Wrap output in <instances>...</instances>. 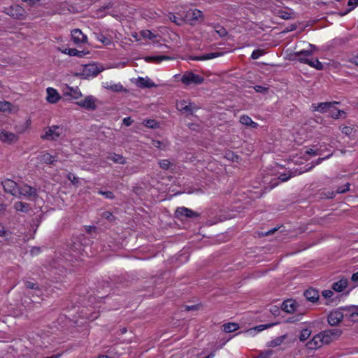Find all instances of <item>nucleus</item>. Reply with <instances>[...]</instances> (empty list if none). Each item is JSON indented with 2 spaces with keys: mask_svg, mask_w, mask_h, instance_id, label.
Here are the masks:
<instances>
[{
  "mask_svg": "<svg viewBox=\"0 0 358 358\" xmlns=\"http://www.w3.org/2000/svg\"><path fill=\"white\" fill-rule=\"evenodd\" d=\"M174 217L180 221H185L198 218L200 217V213L182 206L176 208Z\"/></svg>",
  "mask_w": 358,
  "mask_h": 358,
  "instance_id": "nucleus-1",
  "label": "nucleus"
},
{
  "mask_svg": "<svg viewBox=\"0 0 358 358\" xmlns=\"http://www.w3.org/2000/svg\"><path fill=\"white\" fill-rule=\"evenodd\" d=\"M63 127L59 125H52L48 127L47 130L43 134L41 135V138L48 141H56L63 134Z\"/></svg>",
  "mask_w": 358,
  "mask_h": 358,
  "instance_id": "nucleus-2",
  "label": "nucleus"
},
{
  "mask_svg": "<svg viewBox=\"0 0 358 358\" xmlns=\"http://www.w3.org/2000/svg\"><path fill=\"white\" fill-rule=\"evenodd\" d=\"M6 13L16 20H24L27 17V12L20 5H12L6 8Z\"/></svg>",
  "mask_w": 358,
  "mask_h": 358,
  "instance_id": "nucleus-3",
  "label": "nucleus"
},
{
  "mask_svg": "<svg viewBox=\"0 0 358 358\" xmlns=\"http://www.w3.org/2000/svg\"><path fill=\"white\" fill-rule=\"evenodd\" d=\"M181 82L186 85H201L204 82V78L192 71H186L181 78Z\"/></svg>",
  "mask_w": 358,
  "mask_h": 358,
  "instance_id": "nucleus-4",
  "label": "nucleus"
},
{
  "mask_svg": "<svg viewBox=\"0 0 358 358\" xmlns=\"http://www.w3.org/2000/svg\"><path fill=\"white\" fill-rule=\"evenodd\" d=\"M203 20L202 12L198 9L189 10L185 17V22H187L189 24H194L196 21Z\"/></svg>",
  "mask_w": 358,
  "mask_h": 358,
  "instance_id": "nucleus-5",
  "label": "nucleus"
},
{
  "mask_svg": "<svg viewBox=\"0 0 358 358\" xmlns=\"http://www.w3.org/2000/svg\"><path fill=\"white\" fill-rule=\"evenodd\" d=\"M343 310H340V308L334 311H331L328 316V323L331 326H336L338 324L345 315L342 313Z\"/></svg>",
  "mask_w": 358,
  "mask_h": 358,
  "instance_id": "nucleus-6",
  "label": "nucleus"
},
{
  "mask_svg": "<svg viewBox=\"0 0 358 358\" xmlns=\"http://www.w3.org/2000/svg\"><path fill=\"white\" fill-rule=\"evenodd\" d=\"M96 101V99L93 96L90 95L85 99L76 102V104L87 110H95L97 108Z\"/></svg>",
  "mask_w": 358,
  "mask_h": 358,
  "instance_id": "nucleus-7",
  "label": "nucleus"
},
{
  "mask_svg": "<svg viewBox=\"0 0 358 358\" xmlns=\"http://www.w3.org/2000/svg\"><path fill=\"white\" fill-rule=\"evenodd\" d=\"M103 69L99 68L94 64H87L84 66L83 70L82 76L85 78H87L89 77H94L97 76L101 71H102Z\"/></svg>",
  "mask_w": 358,
  "mask_h": 358,
  "instance_id": "nucleus-8",
  "label": "nucleus"
},
{
  "mask_svg": "<svg viewBox=\"0 0 358 358\" xmlns=\"http://www.w3.org/2000/svg\"><path fill=\"white\" fill-rule=\"evenodd\" d=\"M2 185L6 192L17 196L19 193V187L15 181L7 179L2 182Z\"/></svg>",
  "mask_w": 358,
  "mask_h": 358,
  "instance_id": "nucleus-9",
  "label": "nucleus"
},
{
  "mask_svg": "<svg viewBox=\"0 0 358 358\" xmlns=\"http://www.w3.org/2000/svg\"><path fill=\"white\" fill-rule=\"evenodd\" d=\"M299 306L295 300L292 299H287L283 301L281 308L283 311L287 313H292L294 312H299Z\"/></svg>",
  "mask_w": 358,
  "mask_h": 358,
  "instance_id": "nucleus-10",
  "label": "nucleus"
},
{
  "mask_svg": "<svg viewBox=\"0 0 358 358\" xmlns=\"http://www.w3.org/2000/svg\"><path fill=\"white\" fill-rule=\"evenodd\" d=\"M340 310H343V311L350 312V315L345 314V318L356 322H358V306H343L340 307Z\"/></svg>",
  "mask_w": 358,
  "mask_h": 358,
  "instance_id": "nucleus-11",
  "label": "nucleus"
},
{
  "mask_svg": "<svg viewBox=\"0 0 358 358\" xmlns=\"http://www.w3.org/2000/svg\"><path fill=\"white\" fill-rule=\"evenodd\" d=\"M19 137L14 133L6 131V130L0 131V141L3 143L11 144L18 141Z\"/></svg>",
  "mask_w": 358,
  "mask_h": 358,
  "instance_id": "nucleus-12",
  "label": "nucleus"
},
{
  "mask_svg": "<svg viewBox=\"0 0 358 358\" xmlns=\"http://www.w3.org/2000/svg\"><path fill=\"white\" fill-rule=\"evenodd\" d=\"M338 102L333 101V102H322L315 106V103L312 105V108L313 110H317L320 113H326L330 112L331 109L334 108L336 104H338Z\"/></svg>",
  "mask_w": 358,
  "mask_h": 358,
  "instance_id": "nucleus-13",
  "label": "nucleus"
},
{
  "mask_svg": "<svg viewBox=\"0 0 358 358\" xmlns=\"http://www.w3.org/2000/svg\"><path fill=\"white\" fill-rule=\"evenodd\" d=\"M71 39L74 43L79 44L86 43L87 38L79 29H75L71 31Z\"/></svg>",
  "mask_w": 358,
  "mask_h": 358,
  "instance_id": "nucleus-14",
  "label": "nucleus"
},
{
  "mask_svg": "<svg viewBox=\"0 0 358 358\" xmlns=\"http://www.w3.org/2000/svg\"><path fill=\"white\" fill-rule=\"evenodd\" d=\"M312 50H301L299 52H294L292 56L294 57L292 59H297L301 63L306 64L308 63L310 59L308 57L312 55Z\"/></svg>",
  "mask_w": 358,
  "mask_h": 358,
  "instance_id": "nucleus-15",
  "label": "nucleus"
},
{
  "mask_svg": "<svg viewBox=\"0 0 358 358\" xmlns=\"http://www.w3.org/2000/svg\"><path fill=\"white\" fill-rule=\"evenodd\" d=\"M223 55H224L223 52H210V53L203 54V55H202L201 56L190 55L189 57V59H190V60H197V61L207 60V59H214L215 57L222 56Z\"/></svg>",
  "mask_w": 358,
  "mask_h": 358,
  "instance_id": "nucleus-16",
  "label": "nucleus"
},
{
  "mask_svg": "<svg viewBox=\"0 0 358 358\" xmlns=\"http://www.w3.org/2000/svg\"><path fill=\"white\" fill-rule=\"evenodd\" d=\"M303 296L306 297L307 301H309L312 303H315L319 299V292L313 288L309 287L308 289H306L304 293Z\"/></svg>",
  "mask_w": 358,
  "mask_h": 358,
  "instance_id": "nucleus-17",
  "label": "nucleus"
},
{
  "mask_svg": "<svg viewBox=\"0 0 358 358\" xmlns=\"http://www.w3.org/2000/svg\"><path fill=\"white\" fill-rule=\"evenodd\" d=\"M47 101L50 103H57L60 99L61 96L57 92V91L52 87H48L47 90Z\"/></svg>",
  "mask_w": 358,
  "mask_h": 358,
  "instance_id": "nucleus-18",
  "label": "nucleus"
},
{
  "mask_svg": "<svg viewBox=\"0 0 358 358\" xmlns=\"http://www.w3.org/2000/svg\"><path fill=\"white\" fill-rule=\"evenodd\" d=\"M20 195L27 196H37V190L36 188L25 185L23 187H19Z\"/></svg>",
  "mask_w": 358,
  "mask_h": 358,
  "instance_id": "nucleus-19",
  "label": "nucleus"
},
{
  "mask_svg": "<svg viewBox=\"0 0 358 358\" xmlns=\"http://www.w3.org/2000/svg\"><path fill=\"white\" fill-rule=\"evenodd\" d=\"M322 345L321 338L318 334L309 341L306 345L308 349L315 350L322 347Z\"/></svg>",
  "mask_w": 358,
  "mask_h": 358,
  "instance_id": "nucleus-20",
  "label": "nucleus"
},
{
  "mask_svg": "<svg viewBox=\"0 0 358 358\" xmlns=\"http://www.w3.org/2000/svg\"><path fill=\"white\" fill-rule=\"evenodd\" d=\"M348 281L346 278H342L340 280L334 282L331 288L337 292H343L348 286Z\"/></svg>",
  "mask_w": 358,
  "mask_h": 358,
  "instance_id": "nucleus-21",
  "label": "nucleus"
},
{
  "mask_svg": "<svg viewBox=\"0 0 358 358\" xmlns=\"http://www.w3.org/2000/svg\"><path fill=\"white\" fill-rule=\"evenodd\" d=\"M64 53L67 54L70 56H76L78 57H83L85 55L90 53V52L85 50H78L76 48H66L64 51Z\"/></svg>",
  "mask_w": 358,
  "mask_h": 358,
  "instance_id": "nucleus-22",
  "label": "nucleus"
},
{
  "mask_svg": "<svg viewBox=\"0 0 358 358\" xmlns=\"http://www.w3.org/2000/svg\"><path fill=\"white\" fill-rule=\"evenodd\" d=\"M172 59L173 57L166 55L147 56L145 57V60L147 62L152 63H160L164 60H169Z\"/></svg>",
  "mask_w": 358,
  "mask_h": 358,
  "instance_id": "nucleus-23",
  "label": "nucleus"
},
{
  "mask_svg": "<svg viewBox=\"0 0 358 358\" xmlns=\"http://www.w3.org/2000/svg\"><path fill=\"white\" fill-rule=\"evenodd\" d=\"M13 208L17 211L22 212V213H28L31 209V206L29 203H24L22 201H17L14 203Z\"/></svg>",
  "mask_w": 358,
  "mask_h": 358,
  "instance_id": "nucleus-24",
  "label": "nucleus"
},
{
  "mask_svg": "<svg viewBox=\"0 0 358 358\" xmlns=\"http://www.w3.org/2000/svg\"><path fill=\"white\" fill-rule=\"evenodd\" d=\"M240 122L245 126L250 127L251 128H257L258 124L254 122L248 115H243L240 117Z\"/></svg>",
  "mask_w": 358,
  "mask_h": 358,
  "instance_id": "nucleus-25",
  "label": "nucleus"
},
{
  "mask_svg": "<svg viewBox=\"0 0 358 358\" xmlns=\"http://www.w3.org/2000/svg\"><path fill=\"white\" fill-rule=\"evenodd\" d=\"M137 85L141 88H151L155 86V84L149 78L139 77L137 81Z\"/></svg>",
  "mask_w": 358,
  "mask_h": 358,
  "instance_id": "nucleus-26",
  "label": "nucleus"
},
{
  "mask_svg": "<svg viewBox=\"0 0 358 358\" xmlns=\"http://www.w3.org/2000/svg\"><path fill=\"white\" fill-rule=\"evenodd\" d=\"M65 96H71L73 99H78L82 96V93L78 90V88L73 89V87H67L66 90L64 92Z\"/></svg>",
  "mask_w": 358,
  "mask_h": 358,
  "instance_id": "nucleus-27",
  "label": "nucleus"
},
{
  "mask_svg": "<svg viewBox=\"0 0 358 358\" xmlns=\"http://www.w3.org/2000/svg\"><path fill=\"white\" fill-rule=\"evenodd\" d=\"M287 338V334H285L284 335H282L280 336H278L275 338V339L269 341L267 343L268 347L275 348L277 346H279L282 343V342Z\"/></svg>",
  "mask_w": 358,
  "mask_h": 358,
  "instance_id": "nucleus-28",
  "label": "nucleus"
},
{
  "mask_svg": "<svg viewBox=\"0 0 358 358\" xmlns=\"http://www.w3.org/2000/svg\"><path fill=\"white\" fill-rule=\"evenodd\" d=\"M222 330L226 333L234 332L239 328V325L237 323L229 322L225 323L222 326Z\"/></svg>",
  "mask_w": 358,
  "mask_h": 358,
  "instance_id": "nucleus-29",
  "label": "nucleus"
},
{
  "mask_svg": "<svg viewBox=\"0 0 358 358\" xmlns=\"http://www.w3.org/2000/svg\"><path fill=\"white\" fill-rule=\"evenodd\" d=\"M350 184L347 182L345 185L338 187L335 192H332L330 193V195L328 196V198L333 199L336 194H343L347 192L350 189Z\"/></svg>",
  "mask_w": 358,
  "mask_h": 358,
  "instance_id": "nucleus-30",
  "label": "nucleus"
},
{
  "mask_svg": "<svg viewBox=\"0 0 358 358\" xmlns=\"http://www.w3.org/2000/svg\"><path fill=\"white\" fill-rule=\"evenodd\" d=\"M40 161L43 163L53 165L56 162L55 157L49 153H45L40 157Z\"/></svg>",
  "mask_w": 358,
  "mask_h": 358,
  "instance_id": "nucleus-31",
  "label": "nucleus"
},
{
  "mask_svg": "<svg viewBox=\"0 0 358 358\" xmlns=\"http://www.w3.org/2000/svg\"><path fill=\"white\" fill-rule=\"evenodd\" d=\"M329 115L334 119H338L339 117H345V112L343 110H339L334 107L331 109Z\"/></svg>",
  "mask_w": 358,
  "mask_h": 358,
  "instance_id": "nucleus-32",
  "label": "nucleus"
},
{
  "mask_svg": "<svg viewBox=\"0 0 358 358\" xmlns=\"http://www.w3.org/2000/svg\"><path fill=\"white\" fill-rule=\"evenodd\" d=\"M224 157L227 159L230 160L234 162H238L239 160L241 159L240 156H238L237 154H236L235 152H234L231 150L226 151L225 154H224Z\"/></svg>",
  "mask_w": 358,
  "mask_h": 358,
  "instance_id": "nucleus-33",
  "label": "nucleus"
},
{
  "mask_svg": "<svg viewBox=\"0 0 358 358\" xmlns=\"http://www.w3.org/2000/svg\"><path fill=\"white\" fill-rule=\"evenodd\" d=\"M108 159L112 160L115 163L120 164H125L127 162L125 158L122 155L116 153H113V155L108 157Z\"/></svg>",
  "mask_w": 358,
  "mask_h": 358,
  "instance_id": "nucleus-34",
  "label": "nucleus"
},
{
  "mask_svg": "<svg viewBox=\"0 0 358 358\" xmlns=\"http://www.w3.org/2000/svg\"><path fill=\"white\" fill-rule=\"evenodd\" d=\"M178 108L180 110H184L185 112H189L190 114L192 113L193 108L192 106V103H189L188 105L187 104L185 101H181L178 104Z\"/></svg>",
  "mask_w": 358,
  "mask_h": 358,
  "instance_id": "nucleus-35",
  "label": "nucleus"
},
{
  "mask_svg": "<svg viewBox=\"0 0 358 358\" xmlns=\"http://www.w3.org/2000/svg\"><path fill=\"white\" fill-rule=\"evenodd\" d=\"M95 36H96V38L99 41L101 42L105 45H108L111 44V43H112L111 37L106 36L105 35H103L101 33L95 34Z\"/></svg>",
  "mask_w": 358,
  "mask_h": 358,
  "instance_id": "nucleus-36",
  "label": "nucleus"
},
{
  "mask_svg": "<svg viewBox=\"0 0 358 358\" xmlns=\"http://www.w3.org/2000/svg\"><path fill=\"white\" fill-rule=\"evenodd\" d=\"M307 64L317 70H322L324 69V65L317 59H310Z\"/></svg>",
  "mask_w": 358,
  "mask_h": 358,
  "instance_id": "nucleus-37",
  "label": "nucleus"
},
{
  "mask_svg": "<svg viewBox=\"0 0 358 358\" xmlns=\"http://www.w3.org/2000/svg\"><path fill=\"white\" fill-rule=\"evenodd\" d=\"M348 6L350 7L347 10L343 13H339L341 16H344L348 14L349 12L358 6V0H349L348 2Z\"/></svg>",
  "mask_w": 358,
  "mask_h": 358,
  "instance_id": "nucleus-38",
  "label": "nucleus"
},
{
  "mask_svg": "<svg viewBox=\"0 0 358 358\" xmlns=\"http://www.w3.org/2000/svg\"><path fill=\"white\" fill-rule=\"evenodd\" d=\"M319 335L321 338L322 343L323 345L329 344L334 340L332 337L330 336V335H329V334H326V330L320 332Z\"/></svg>",
  "mask_w": 358,
  "mask_h": 358,
  "instance_id": "nucleus-39",
  "label": "nucleus"
},
{
  "mask_svg": "<svg viewBox=\"0 0 358 358\" xmlns=\"http://www.w3.org/2000/svg\"><path fill=\"white\" fill-rule=\"evenodd\" d=\"M326 334H329V335H330V336H331L332 338L335 340L341 336L342 334V330H341L340 329H327Z\"/></svg>",
  "mask_w": 358,
  "mask_h": 358,
  "instance_id": "nucleus-40",
  "label": "nucleus"
},
{
  "mask_svg": "<svg viewBox=\"0 0 358 358\" xmlns=\"http://www.w3.org/2000/svg\"><path fill=\"white\" fill-rule=\"evenodd\" d=\"M169 17L172 22H174L178 25H182L185 22V18L177 17L173 13H169Z\"/></svg>",
  "mask_w": 358,
  "mask_h": 358,
  "instance_id": "nucleus-41",
  "label": "nucleus"
},
{
  "mask_svg": "<svg viewBox=\"0 0 358 358\" xmlns=\"http://www.w3.org/2000/svg\"><path fill=\"white\" fill-rule=\"evenodd\" d=\"M278 323L279 322H273V323H268V324H260V325H258V326H256L255 327H254V330L257 332H259L264 329L271 328V327H273L274 325L278 324Z\"/></svg>",
  "mask_w": 358,
  "mask_h": 358,
  "instance_id": "nucleus-42",
  "label": "nucleus"
},
{
  "mask_svg": "<svg viewBox=\"0 0 358 358\" xmlns=\"http://www.w3.org/2000/svg\"><path fill=\"white\" fill-rule=\"evenodd\" d=\"M310 334H311V331L308 329H303L301 333H300V335H299V340L300 341H305L306 340H307L309 336H310Z\"/></svg>",
  "mask_w": 358,
  "mask_h": 358,
  "instance_id": "nucleus-43",
  "label": "nucleus"
},
{
  "mask_svg": "<svg viewBox=\"0 0 358 358\" xmlns=\"http://www.w3.org/2000/svg\"><path fill=\"white\" fill-rule=\"evenodd\" d=\"M145 126L148 128L156 129L159 127V122L155 120L149 119L145 121Z\"/></svg>",
  "mask_w": 358,
  "mask_h": 358,
  "instance_id": "nucleus-44",
  "label": "nucleus"
},
{
  "mask_svg": "<svg viewBox=\"0 0 358 358\" xmlns=\"http://www.w3.org/2000/svg\"><path fill=\"white\" fill-rule=\"evenodd\" d=\"M106 88L110 90L113 92H115L127 91V90L124 89L121 84H114L109 87H107Z\"/></svg>",
  "mask_w": 358,
  "mask_h": 358,
  "instance_id": "nucleus-45",
  "label": "nucleus"
},
{
  "mask_svg": "<svg viewBox=\"0 0 358 358\" xmlns=\"http://www.w3.org/2000/svg\"><path fill=\"white\" fill-rule=\"evenodd\" d=\"M303 314H304V313H299L296 315L289 317V318H287L286 322L288 323H294L297 321H299L302 318V316L303 315Z\"/></svg>",
  "mask_w": 358,
  "mask_h": 358,
  "instance_id": "nucleus-46",
  "label": "nucleus"
},
{
  "mask_svg": "<svg viewBox=\"0 0 358 358\" xmlns=\"http://www.w3.org/2000/svg\"><path fill=\"white\" fill-rule=\"evenodd\" d=\"M158 164L159 167L164 170H168L171 165V163L168 159L160 160Z\"/></svg>",
  "mask_w": 358,
  "mask_h": 358,
  "instance_id": "nucleus-47",
  "label": "nucleus"
},
{
  "mask_svg": "<svg viewBox=\"0 0 358 358\" xmlns=\"http://www.w3.org/2000/svg\"><path fill=\"white\" fill-rule=\"evenodd\" d=\"M98 193L99 194L104 196L106 199H114L115 197L113 192L111 191H103V190L100 189V190H99Z\"/></svg>",
  "mask_w": 358,
  "mask_h": 358,
  "instance_id": "nucleus-48",
  "label": "nucleus"
},
{
  "mask_svg": "<svg viewBox=\"0 0 358 358\" xmlns=\"http://www.w3.org/2000/svg\"><path fill=\"white\" fill-rule=\"evenodd\" d=\"M141 34L143 38L148 39H153L156 36L150 30H143L141 31Z\"/></svg>",
  "mask_w": 358,
  "mask_h": 358,
  "instance_id": "nucleus-49",
  "label": "nucleus"
},
{
  "mask_svg": "<svg viewBox=\"0 0 358 358\" xmlns=\"http://www.w3.org/2000/svg\"><path fill=\"white\" fill-rule=\"evenodd\" d=\"M264 54V51L263 50H259V49L255 50L251 55V58L252 59H257L260 56L263 55Z\"/></svg>",
  "mask_w": 358,
  "mask_h": 358,
  "instance_id": "nucleus-50",
  "label": "nucleus"
},
{
  "mask_svg": "<svg viewBox=\"0 0 358 358\" xmlns=\"http://www.w3.org/2000/svg\"><path fill=\"white\" fill-rule=\"evenodd\" d=\"M102 217L108 220L110 222H113L115 220V216L109 211H104L102 213Z\"/></svg>",
  "mask_w": 358,
  "mask_h": 358,
  "instance_id": "nucleus-51",
  "label": "nucleus"
},
{
  "mask_svg": "<svg viewBox=\"0 0 358 358\" xmlns=\"http://www.w3.org/2000/svg\"><path fill=\"white\" fill-rule=\"evenodd\" d=\"M294 175L292 173H282L279 176L278 179L282 182H286L290 179Z\"/></svg>",
  "mask_w": 358,
  "mask_h": 358,
  "instance_id": "nucleus-52",
  "label": "nucleus"
},
{
  "mask_svg": "<svg viewBox=\"0 0 358 358\" xmlns=\"http://www.w3.org/2000/svg\"><path fill=\"white\" fill-rule=\"evenodd\" d=\"M11 104L8 101H0V111H6L10 109Z\"/></svg>",
  "mask_w": 358,
  "mask_h": 358,
  "instance_id": "nucleus-53",
  "label": "nucleus"
},
{
  "mask_svg": "<svg viewBox=\"0 0 358 358\" xmlns=\"http://www.w3.org/2000/svg\"><path fill=\"white\" fill-rule=\"evenodd\" d=\"M254 89L256 92L262 93V94H266L268 91V87L261 86V85H255L254 87Z\"/></svg>",
  "mask_w": 358,
  "mask_h": 358,
  "instance_id": "nucleus-54",
  "label": "nucleus"
},
{
  "mask_svg": "<svg viewBox=\"0 0 358 358\" xmlns=\"http://www.w3.org/2000/svg\"><path fill=\"white\" fill-rule=\"evenodd\" d=\"M272 354V350H266L264 352H261L257 358H268Z\"/></svg>",
  "mask_w": 358,
  "mask_h": 358,
  "instance_id": "nucleus-55",
  "label": "nucleus"
},
{
  "mask_svg": "<svg viewBox=\"0 0 358 358\" xmlns=\"http://www.w3.org/2000/svg\"><path fill=\"white\" fill-rule=\"evenodd\" d=\"M279 17L284 20H289L292 18L291 14L284 10L279 11Z\"/></svg>",
  "mask_w": 358,
  "mask_h": 358,
  "instance_id": "nucleus-56",
  "label": "nucleus"
},
{
  "mask_svg": "<svg viewBox=\"0 0 358 358\" xmlns=\"http://www.w3.org/2000/svg\"><path fill=\"white\" fill-rule=\"evenodd\" d=\"M24 285H25V287L27 288H28V289H38V284L34 283V282H30V281H26L24 282Z\"/></svg>",
  "mask_w": 358,
  "mask_h": 358,
  "instance_id": "nucleus-57",
  "label": "nucleus"
},
{
  "mask_svg": "<svg viewBox=\"0 0 358 358\" xmlns=\"http://www.w3.org/2000/svg\"><path fill=\"white\" fill-rule=\"evenodd\" d=\"M334 294V292L331 290L327 289L322 292V296L324 299H329L331 298Z\"/></svg>",
  "mask_w": 358,
  "mask_h": 358,
  "instance_id": "nucleus-58",
  "label": "nucleus"
},
{
  "mask_svg": "<svg viewBox=\"0 0 358 358\" xmlns=\"http://www.w3.org/2000/svg\"><path fill=\"white\" fill-rule=\"evenodd\" d=\"M270 311L273 315L275 316L279 315L280 313V308L277 306H271L270 308Z\"/></svg>",
  "mask_w": 358,
  "mask_h": 358,
  "instance_id": "nucleus-59",
  "label": "nucleus"
},
{
  "mask_svg": "<svg viewBox=\"0 0 358 358\" xmlns=\"http://www.w3.org/2000/svg\"><path fill=\"white\" fill-rule=\"evenodd\" d=\"M134 120L130 117H127L123 119V124L129 127L132 124Z\"/></svg>",
  "mask_w": 358,
  "mask_h": 358,
  "instance_id": "nucleus-60",
  "label": "nucleus"
},
{
  "mask_svg": "<svg viewBox=\"0 0 358 358\" xmlns=\"http://www.w3.org/2000/svg\"><path fill=\"white\" fill-rule=\"evenodd\" d=\"M297 28V25L296 24H291L290 26L286 27L282 32L284 33H287V32H289L291 31H294Z\"/></svg>",
  "mask_w": 358,
  "mask_h": 358,
  "instance_id": "nucleus-61",
  "label": "nucleus"
},
{
  "mask_svg": "<svg viewBox=\"0 0 358 358\" xmlns=\"http://www.w3.org/2000/svg\"><path fill=\"white\" fill-rule=\"evenodd\" d=\"M184 308L186 311L196 310H198V305L184 306Z\"/></svg>",
  "mask_w": 358,
  "mask_h": 358,
  "instance_id": "nucleus-62",
  "label": "nucleus"
},
{
  "mask_svg": "<svg viewBox=\"0 0 358 358\" xmlns=\"http://www.w3.org/2000/svg\"><path fill=\"white\" fill-rule=\"evenodd\" d=\"M152 145L155 148L162 149V146L164 145V144H163V143L160 142L159 141H153Z\"/></svg>",
  "mask_w": 358,
  "mask_h": 358,
  "instance_id": "nucleus-63",
  "label": "nucleus"
},
{
  "mask_svg": "<svg viewBox=\"0 0 358 358\" xmlns=\"http://www.w3.org/2000/svg\"><path fill=\"white\" fill-rule=\"evenodd\" d=\"M306 153L310 155L315 156L320 155L317 150L313 149H308L306 151Z\"/></svg>",
  "mask_w": 358,
  "mask_h": 358,
  "instance_id": "nucleus-64",
  "label": "nucleus"
}]
</instances>
